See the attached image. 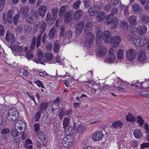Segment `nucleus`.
Here are the masks:
<instances>
[{"mask_svg":"<svg viewBox=\"0 0 149 149\" xmlns=\"http://www.w3.org/2000/svg\"><path fill=\"white\" fill-rule=\"evenodd\" d=\"M72 32L71 31H66L65 32V28H61L60 31L61 38L63 40V44L65 45L71 42L72 40Z\"/></svg>","mask_w":149,"mask_h":149,"instance_id":"1","label":"nucleus"},{"mask_svg":"<svg viewBox=\"0 0 149 149\" xmlns=\"http://www.w3.org/2000/svg\"><path fill=\"white\" fill-rule=\"evenodd\" d=\"M46 27V23L44 21H41L38 24V27L40 29V33L38 36L37 38V44L36 47L38 48L41 43V41L42 37V34L44 33Z\"/></svg>","mask_w":149,"mask_h":149,"instance_id":"2","label":"nucleus"},{"mask_svg":"<svg viewBox=\"0 0 149 149\" xmlns=\"http://www.w3.org/2000/svg\"><path fill=\"white\" fill-rule=\"evenodd\" d=\"M19 114L16 109L13 108L9 110L6 115L7 118L10 121H15L18 117Z\"/></svg>","mask_w":149,"mask_h":149,"instance_id":"3","label":"nucleus"},{"mask_svg":"<svg viewBox=\"0 0 149 149\" xmlns=\"http://www.w3.org/2000/svg\"><path fill=\"white\" fill-rule=\"evenodd\" d=\"M36 40V37L33 36L32 38L31 49L29 50L26 53V57L28 59H30L33 57L32 51L35 48Z\"/></svg>","mask_w":149,"mask_h":149,"instance_id":"4","label":"nucleus"},{"mask_svg":"<svg viewBox=\"0 0 149 149\" xmlns=\"http://www.w3.org/2000/svg\"><path fill=\"white\" fill-rule=\"evenodd\" d=\"M106 22L108 25L111 23L112 27L113 28L116 27L118 23V19L111 15V14H109L107 16Z\"/></svg>","mask_w":149,"mask_h":149,"instance_id":"5","label":"nucleus"},{"mask_svg":"<svg viewBox=\"0 0 149 149\" xmlns=\"http://www.w3.org/2000/svg\"><path fill=\"white\" fill-rule=\"evenodd\" d=\"M100 37L105 42L109 43L111 39V33L109 30L104 31L101 34Z\"/></svg>","mask_w":149,"mask_h":149,"instance_id":"6","label":"nucleus"},{"mask_svg":"<svg viewBox=\"0 0 149 149\" xmlns=\"http://www.w3.org/2000/svg\"><path fill=\"white\" fill-rule=\"evenodd\" d=\"M92 26V22L88 21L87 22L84 29V33L86 35V37L91 36V35H90L91 33H92V35H94L93 33L91 32Z\"/></svg>","mask_w":149,"mask_h":149,"instance_id":"7","label":"nucleus"},{"mask_svg":"<svg viewBox=\"0 0 149 149\" xmlns=\"http://www.w3.org/2000/svg\"><path fill=\"white\" fill-rule=\"evenodd\" d=\"M115 51L111 48H110L109 49V57L104 59V61L106 62L111 63L115 61L116 58V56L114 54Z\"/></svg>","mask_w":149,"mask_h":149,"instance_id":"8","label":"nucleus"},{"mask_svg":"<svg viewBox=\"0 0 149 149\" xmlns=\"http://www.w3.org/2000/svg\"><path fill=\"white\" fill-rule=\"evenodd\" d=\"M74 140V138L73 136L71 135H68L63 138V146L65 147H68V145L70 143H72Z\"/></svg>","mask_w":149,"mask_h":149,"instance_id":"9","label":"nucleus"},{"mask_svg":"<svg viewBox=\"0 0 149 149\" xmlns=\"http://www.w3.org/2000/svg\"><path fill=\"white\" fill-rule=\"evenodd\" d=\"M127 58L130 61L134 60L136 56V52L133 49H131L128 50L126 53Z\"/></svg>","mask_w":149,"mask_h":149,"instance_id":"10","label":"nucleus"},{"mask_svg":"<svg viewBox=\"0 0 149 149\" xmlns=\"http://www.w3.org/2000/svg\"><path fill=\"white\" fill-rule=\"evenodd\" d=\"M121 41L120 37L118 36L113 37L111 39V42L113 47H116L118 46Z\"/></svg>","mask_w":149,"mask_h":149,"instance_id":"11","label":"nucleus"},{"mask_svg":"<svg viewBox=\"0 0 149 149\" xmlns=\"http://www.w3.org/2000/svg\"><path fill=\"white\" fill-rule=\"evenodd\" d=\"M91 35V36L86 37V40L84 43V46L86 47H90L93 45L95 36L92 33Z\"/></svg>","mask_w":149,"mask_h":149,"instance_id":"12","label":"nucleus"},{"mask_svg":"<svg viewBox=\"0 0 149 149\" xmlns=\"http://www.w3.org/2000/svg\"><path fill=\"white\" fill-rule=\"evenodd\" d=\"M85 23L84 21H81L78 22L77 26L76 28V33L77 35L81 34L83 29Z\"/></svg>","mask_w":149,"mask_h":149,"instance_id":"13","label":"nucleus"},{"mask_svg":"<svg viewBox=\"0 0 149 149\" xmlns=\"http://www.w3.org/2000/svg\"><path fill=\"white\" fill-rule=\"evenodd\" d=\"M93 139L95 141H98L102 139L104 135L101 131H99L93 134Z\"/></svg>","mask_w":149,"mask_h":149,"instance_id":"14","label":"nucleus"},{"mask_svg":"<svg viewBox=\"0 0 149 149\" xmlns=\"http://www.w3.org/2000/svg\"><path fill=\"white\" fill-rule=\"evenodd\" d=\"M132 7V11L135 14H140L142 12V8L137 3L133 4Z\"/></svg>","mask_w":149,"mask_h":149,"instance_id":"15","label":"nucleus"},{"mask_svg":"<svg viewBox=\"0 0 149 149\" xmlns=\"http://www.w3.org/2000/svg\"><path fill=\"white\" fill-rule=\"evenodd\" d=\"M83 13L82 11L80 9L76 10L74 14V20L77 21L80 20L83 16Z\"/></svg>","mask_w":149,"mask_h":149,"instance_id":"16","label":"nucleus"},{"mask_svg":"<svg viewBox=\"0 0 149 149\" xmlns=\"http://www.w3.org/2000/svg\"><path fill=\"white\" fill-rule=\"evenodd\" d=\"M141 39H142V36L139 37L138 36L134 37L133 40V42L136 47H139L143 45V42L141 43Z\"/></svg>","mask_w":149,"mask_h":149,"instance_id":"17","label":"nucleus"},{"mask_svg":"<svg viewBox=\"0 0 149 149\" xmlns=\"http://www.w3.org/2000/svg\"><path fill=\"white\" fill-rule=\"evenodd\" d=\"M136 29V32L139 34H143L146 32L147 28L146 26L142 25L137 27Z\"/></svg>","mask_w":149,"mask_h":149,"instance_id":"18","label":"nucleus"},{"mask_svg":"<svg viewBox=\"0 0 149 149\" xmlns=\"http://www.w3.org/2000/svg\"><path fill=\"white\" fill-rule=\"evenodd\" d=\"M5 39L9 42H13L15 41L14 35L10 32L7 31L6 32Z\"/></svg>","mask_w":149,"mask_h":149,"instance_id":"19","label":"nucleus"},{"mask_svg":"<svg viewBox=\"0 0 149 149\" xmlns=\"http://www.w3.org/2000/svg\"><path fill=\"white\" fill-rule=\"evenodd\" d=\"M47 10V7L45 5L40 6L38 9V13L41 16L44 17Z\"/></svg>","mask_w":149,"mask_h":149,"instance_id":"20","label":"nucleus"},{"mask_svg":"<svg viewBox=\"0 0 149 149\" xmlns=\"http://www.w3.org/2000/svg\"><path fill=\"white\" fill-rule=\"evenodd\" d=\"M73 13L72 11H70L67 12L65 16L64 21L66 23H69L72 19L73 17Z\"/></svg>","mask_w":149,"mask_h":149,"instance_id":"21","label":"nucleus"},{"mask_svg":"<svg viewBox=\"0 0 149 149\" xmlns=\"http://www.w3.org/2000/svg\"><path fill=\"white\" fill-rule=\"evenodd\" d=\"M77 125L75 123L73 126H69L68 129H66V130H68L67 131L70 134L74 135L77 133Z\"/></svg>","mask_w":149,"mask_h":149,"instance_id":"22","label":"nucleus"},{"mask_svg":"<svg viewBox=\"0 0 149 149\" xmlns=\"http://www.w3.org/2000/svg\"><path fill=\"white\" fill-rule=\"evenodd\" d=\"M98 11V7L96 6H91L88 10V13L91 16L96 15Z\"/></svg>","mask_w":149,"mask_h":149,"instance_id":"23","label":"nucleus"},{"mask_svg":"<svg viewBox=\"0 0 149 149\" xmlns=\"http://www.w3.org/2000/svg\"><path fill=\"white\" fill-rule=\"evenodd\" d=\"M53 55L52 53L48 52L45 54L44 61L46 63H49L52 60Z\"/></svg>","mask_w":149,"mask_h":149,"instance_id":"24","label":"nucleus"},{"mask_svg":"<svg viewBox=\"0 0 149 149\" xmlns=\"http://www.w3.org/2000/svg\"><path fill=\"white\" fill-rule=\"evenodd\" d=\"M123 125V123L120 120H118L113 123L111 127L115 129L117 128H121Z\"/></svg>","mask_w":149,"mask_h":149,"instance_id":"25","label":"nucleus"},{"mask_svg":"<svg viewBox=\"0 0 149 149\" xmlns=\"http://www.w3.org/2000/svg\"><path fill=\"white\" fill-rule=\"evenodd\" d=\"M107 51L106 48L104 47H102L99 48V50L96 53L98 55L102 56L105 54Z\"/></svg>","mask_w":149,"mask_h":149,"instance_id":"26","label":"nucleus"},{"mask_svg":"<svg viewBox=\"0 0 149 149\" xmlns=\"http://www.w3.org/2000/svg\"><path fill=\"white\" fill-rule=\"evenodd\" d=\"M60 103V98L59 97H58L56 100L54 101L53 103L51 106V107L56 108L59 110L60 107L58 105Z\"/></svg>","mask_w":149,"mask_h":149,"instance_id":"27","label":"nucleus"},{"mask_svg":"<svg viewBox=\"0 0 149 149\" xmlns=\"http://www.w3.org/2000/svg\"><path fill=\"white\" fill-rule=\"evenodd\" d=\"M129 23L132 25L136 24L137 21L136 16L134 15H131L128 18Z\"/></svg>","mask_w":149,"mask_h":149,"instance_id":"28","label":"nucleus"},{"mask_svg":"<svg viewBox=\"0 0 149 149\" xmlns=\"http://www.w3.org/2000/svg\"><path fill=\"white\" fill-rule=\"evenodd\" d=\"M67 9L66 5H64L62 6L60 10V16L62 17L64 16V15L67 13Z\"/></svg>","mask_w":149,"mask_h":149,"instance_id":"29","label":"nucleus"},{"mask_svg":"<svg viewBox=\"0 0 149 149\" xmlns=\"http://www.w3.org/2000/svg\"><path fill=\"white\" fill-rule=\"evenodd\" d=\"M133 134L135 137L136 138L139 139L141 138L142 135V133L141 130L136 129L134 130Z\"/></svg>","mask_w":149,"mask_h":149,"instance_id":"30","label":"nucleus"},{"mask_svg":"<svg viewBox=\"0 0 149 149\" xmlns=\"http://www.w3.org/2000/svg\"><path fill=\"white\" fill-rule=\"evenodd\" d=\"M146 58V56L145 52L143 51H141L139 54L138 59L139 61H143L145 60Z\"/></svg>","mask_w":149,"mask_h":149,"instance_id":"31","label":"nucleus"},{"mask_svg":"<svg viewBox=\"0 0 149 149\" xmlns=\"http://www.w3.org/2000/svg\"><path fill=\"white\" fill-rule=\"evenodd\" d=\"M26 21L29 24L32 23L34 20V17L33 14H29L26 17Z\"/></svg>","mask_w":149,"mask_h":149,"instance_id":"32","label":"nucleus"},{"mask_svg":"<svg viewBox=\"0 0 149 149\" xmlns=\"http://www.w3.org/2000/svg\"><path fill=\"white\" fill-rule=\"evenodd\" d=\"M56 34V30L55 27H53L49 31L48 33L49 38L51 39L54 38Z\"/></svg>","mask_w":149,"mask_h":149,"instance_id":"33","label":"nucleus"},{"mask_svg":"<svg viewBox=\"0 0 149 149\" xmlns=\"http://www.w3.org/2000/svg\"><path fill=\"white\" fill-rule=\"evenodd\" d=\"M13 49L16 52L20 54L24 50V47L21 46H15L13 47Z\"/></svg>","mask_w":149,"mask_h":149,"instance_id":"34","label":"nucleus"},{"mask_svg":"<svg viewBox=\"0 0 149 149\" xmlns=\"http://www.w3.org/2000/svg\"><path fill=\"white\" fill-rule=\"evenodd\" d=\"M13 11L12 10H8L7 13V21L10 24L12 23L13 21L12 18L13 17Z\"/></svg>","mask_w":149,"mask_h":149,"instance_id":"35","label":"nucleus"},{"mask_svg":"<svg viewBox=\"0 0 149 149\" xmlns=\"http://www.w3.org/2000/svg\"><path fill=\"white\" fill-rule=\"evenodd\" d=\"M29 8L26 6L22 7L20 9L21 13L23 16H25L29 11Z\"/></svg>","mask_w":149,"mask_h":149,"instance_id":"36","label":"nucleus"},{"mask_svg":"<svg viewBox=\"0 0 149 149\" xmlns=\"http://www.w3.org/2000/svg\"><path fill=\"white\" fill-rule=\"evenodd\" d=\"M106 14L105 12L102 11L100 12L97 15L98 20L100 21H103L104 19Z\"/></svg>","mask_w":149,"mask_h":149,"instance_id":"37","label":"nucleus"},{"mask_svg":"<svg viewBox=\"0 0 149 149\" xmlns=\"http://www.w3.org/2000/svg\"><path fill=\"white\" fill-rule=\"evenodd\" d=\"M126 120L127 121L133 122L136 120L135 117L133 116L130 113H129L126 116Z\"/></svg>","mask_w":149,"mask_h":149,"instance_id":"38","label":"nucleus"},{"mask_svg":"<svg viewBox=\"0 0 149 149\" xmlns=\"http://www.w3.org/2000/svg\"><path fill=\"white\" fill-rule=\"evenodd\" d=\"M120 26L123 28V29L124 30L127 31L128 29V23L126 21L123 20L121 21Z\"/></svg>","mask_w":149,"mask_h":149,"instance_id":"39","label":"nucleus"},{"mask_svg":"<svg viewBox=\"0 0 149 149\" xmlns=\"http://www.w3.org/2000/svg\"><path fill=\"white\" fill-rule=\"evenodd\" d=\"M139 93L143 96L149 97V90H142L139 92Z\"/></svg>","mask_w":149,"mask_h":149,"instance_id":"40","label":"nucleus"},{"mask_svg":"<svg viewBox=\"0 0 149 149\" xmlns=\"http://www.w3.org/2000/svg\"><path fill=\"white\" fill-rule=\"evenodd\" d=\"M124 51L122 49H120L117 53V58L118 59L121 60L124 58Z\"/></svg>","mask_w":149,"mask_h":149,"instance_id":"41","label":"nucleus"},{"mask_svg":"<svg viewBox=\"0 0 149 149\" xmlns=\"http://www.w3.org/2000/svg\"><path fill=\"white\" fill-rule=\"evenodd\" d=\"M55 18L53 17L50 14L47 13L46 15V19L47 22L50 21L51 22L54 23L55 20L54 19Z\"/></svg>","mask_w":149,"mask_h":149,"instance_id":"42","label":"nucleus"},{"mask_svg":"<svg viewBox=\"0 0 149 149\" xmlns=\"http://www.w3.org/2000/svg\"><path fill=\"white\" fill-rule=\"evenodd\" d=\"M14 124L15 125H21V126L22 125V127H23L24 129L26 127L25 122L21 120H17L16 121Z\"/></svg>","mask_w":149,"mask_h":149,"instance_id":"43","label":"nucleus"},{"mask_svg":"<svg viewBox=\"0 0 149 149\" xmlns=\"http://www.w3.org/2000/svg\"><path fill=\"white\" fill-rule=\"evenodd\" d=\"M69 119L68 117L64 118L63 121V128L65 129L68 125L69 123Z\"/></svg>","mask_w":149,"mask_h":149,"instance_id":"44","label":"nucleus"},{"mask_svg":"<svg viewBox=\"0 0 149 149\" xmlns=\"http://www.w3.org/2000/svg\"><path fill=\"white\" fill-rule=\"evenodd\" d=\"M141 17L142 20L143 21L144 23H148L149 22V17L146 15L142 14Z\"/></svg>","mask_w":149,"mask_h":149,"instance_id":"45","label":"nucleus"},{"mask_svg":"<svg viewBox=\"0 0 149 149\" xmlns=\"http://www.w3.org/2000/svg\"><path fill=\"white\" fill-rule=\"evenodd\" d=\"M48 105V103H42L41 104L40 107V109L42 111H44L47 107Z\"/></svg>","mask_w":149,"mask_h":149,"instance_id":"46","label":"nucleus"},{"mask_svg":"<svg viewBox=\"0 0 149 149\" xmlns=\"http://www.w3.org/2000/svg\"><path fill=\"white\" fill-rule=\"evenodd\" d=\"M59 41L58 40H56L55 42L54 46V49L55 52H57L59 49Z\"/></svg>","mask_w":149,"mask_h":149,"instance_id":"47","label":"nucleus"},{"mask_svg":"<svg viewBox=\"0 0 149 149\" xmlns=\"http://www.w3.org/2000/svg\"><path fill=\"white\" fill-rule=\"evenodd\" d=\"M37 133L39 136V139L40 140H42V141L45 140L46 138L44 137V134L43 133L39 131Z\"/></svg>","mask_w":149,"mask_h":149,"instance_id":"48","label":"nucleus"},{"mask_svg":"<svg viewBox=\"0 0 149 149\" xmlns=\"http://www.w3.org/2000/svg\"><path fill=\"white\" fill-rule=\"evenodd\" d=\"M20 18V15L17 14L14 16L13 17L14 23L16 25H17L19 21V19Z\"/></svg>","mask_w":149,"mask_h":149,"instance_id":"49","label":"nucleus"},{"mask_svg":"<svg viewBox=\"0 0 149 149\" xmlns=\"http://www.w3.org/2000/svg\"><path fill=\"white\" fill-rule=\"evenodd\" d=\"M99 37L97 33L96 38V43L97 46L99 47H102V44L101 42V39L98 38Z\"/></svg>","mask_w":149,"mask_h":149,"instance_id":"50","label":"nucleus"},{"mask_svg":"<svg viewBox=\"0 0 149 149\" xmlns=\"http://www.w3.org/2000/svg\"><path fill=\"white\" fill-rule=\"evenodd\" d=\"M81 3V1L80 0H78L75 2L73 5L74 8L77 9L79 8L80 5Z\"/></svg>","mask_w":149,"mask_h":149,"instance_id":"51","label":"nucleus"},{"mask_svg":"<svg viewBox=\"0 0 149 149\" xmlns=\"http://www.w3.org/2000/svg\"><path fill=\"white\" fill-rule=\"evenodd\" d=\"M138 120L137 121V123L139 125L140 127H141L144 123V120L142 118L139 116L137 117Z\"/></svg>","mask_w":149,"mask_h":149,"instance_id":"52","label":"nucleus"},{"mask_svg":"<svg viewBox=\"0 0 149 149\" xmlns=\"http://www.w3.org/2000/svg\"><path fill=\"white\" fill-rule=\"evenodd\" d=\"M64 116H65V111L64 109H61V112L58 115L59 118L60 120H62Z\"/></svg>","mask_w":149,"mask_h":149,"instance_id":"53","label":"nucleus"},{"mask_svg":"<svg viewBox=\"0 0 149 149\" xmlns=\"http://www.w3.org/2000/svg\"><path fill=\"white\" fill-rule=\"evenodd\" d=\"M19 132H18L17 129L12 130L11 131V135L13 137H15L18 135Z\"/></svg>","mask_w":149,"mask_h":149,"instance_id":"54","label":"nucleus"},{"mask_svg":"<svg viewBox=\"0 0 149 149\" xmlns=\"http://www.w3.org/2000/svg\"><path fill=\"white\" fill-rule=\"evenodd\" d=\"M77 132H78L79 133H80L83 131L84 130V127L82 125H77Z\"/></svg>","mask_w":149,"mask_h":149,"instance_id":"55","label":"nucleus"},{"mask_svg":"<svg viewBox=\"0 0 149 149\" xmlns=\"http://www.w3.org/2000/svg\"><path fill=\"white\" fill-rule=\"evenodd\" d=\"M38 56L39 60L41 59L43 57V54L42 51L40 49H38L37 51Z\"/></svg>","mask_w":149,"mask_h":149,"instance_id":"56","label":"nucleus"},{"mask_svg":"<svg viewBox=\"0 0 149 149\" xmlns=\"http://www.w3.org/2000/svg\"><path fill=\"white\" fill-rule=\"evenodd\" d=\"M143 88H149V81L142 82Z\"/></svg>","mask_w":149,"mask_h":149,"instance_id":"57","label":"nucleus"},{"mask_svg":"<svg viewBox=\"0 0 149 149\" xmlns=\"http://www.w3.org/2000/svg\"><path fill=\"white\" fill-rule=\"evenodd\" d=\"M41 113V112L40 111H39L38 112L36 113L34 117L35 120L36 121H38L40 117Z\"/></svg>","mask_w":149,"mask_h":149,"instance_id":"58","label":"nucleus"},{"mask_svg":"<svg viewBox=\"0 0 149 149\" xmlns=\"http://www.w3.org/2000/svg\"><path fill=\"white\" fill-rule=\"evenodd\" d=\"M133 86H135L137 88L141 89L142 88V82L141 83H139L138 82H137L135 84H133Z\"/></svg>","mask_w":149,"mask_h":149,"instance_id":"59","label":"nucleus"},{"mask_svg":"<svg viewBox=\"0 0 149 149\" xmlns=\"http://www.w3.org/2000/svg\"><path fill=\"white\" fill-rule=\"evenodd\" d=\"M58 11V9L56 8H54L52 9V13L53 17H54V18H56V17Z\"/></svg>","mask_w":149,"mask_h":149,"instance_id":"60","label":"nucleus"},{"mask_svg":"<svg viewBox=\"0 0 149 149\" xmlns=\"http://www.w3.org/2000/svg\"><path fill=\"white\" fill-rule=\"evenodd\" d=\"M84 6L86 8H88L91 6V2L89 0H84Z\"/></svg>","mask_w":149,"mask_h":149,"instance_id":"61","label":"nucleus"},{"mask_svg":"<svg viewBox=\"0 0 149 149\" xmlns=\"http://www.w3.org/2000/svg\"><path fill=\"white\" fill-rule=\"evenodd\" d=\"M52 46V44L51 42H47L46 44V47L49 50L51 49Z\"/></svg>","mask_w":149,"mask_h":149,"instance_id":"62","label":"nucleus"},{"mask_svg":"<svg viewBox=\"0 0 149 149\" xmlns=\"http://www.w3.org/2000/svg\"><path fill=\"white\" fill-rule=\"evenodd\" d=\"M34 83H36V84L39 87H41L42 88H44L45 87L43 85L42 82L39 80H38L36 81H35Z\"/></svg>","mask_w":149,"mask_h":149,"instance_id":"63","label":"nucleus"},{"mask_svg":"<svg viewBox=\"0 0 149 149\" xmlns=\"http://www.w3.org/2000/svg\"><path fill=\"white\" fill-rule=\"evenodd\" d=\"M5 31L3 25H0V36H2L4 34Z\"/></svg>","mask_w":149,"mask_h":149,"instance_id":"64","label":"nucleus"}]
</instances>
